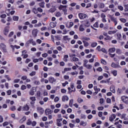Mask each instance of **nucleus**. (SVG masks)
I'll list each match as a JSON object with an SVG mask.
<instances>
[{"mask_svg": "<svg viewBox=\"0 0 128 128\" xmlns=\"http://www.w3.org/2000/svg\"><path fill=\"white\" fill-rule=\"evenodd\" d=\"M44 5H45V2H42L40 3L39 4V6H40L42 8H44Z\"/></svg>", "mask_w": 128, "mask_h": 128, "instance_id": "nucleus-23", "label": "nucleus"}, {"mask_svg": "<svg viewBox=\"0 0 128 128\" xmlns=\"http://www.w3.org/2000/svg\"><path fill=\"white\" fill-rule=\"evenodd\" d=\"M72 60L74 62H75L78 61V58H76V57H74V58H72Z\"/></svg>", "mask_w": 128, "mask_h": 128, "instance_id": "nucleus-57", "label": "nucleus"}, {"mask_svg": "<svg viewBox=\"0 0 128 128\" xmlns=\"http://www.w3.org/2000/svg\"><path fill=\"white\" fill-rule=\"evenodd\" d=\"M71 70H72V68H64V71H62V74H64L66 72L70 71Z\"/></svg>", "mask_w": 128, "mask_h": 128, "instance_id": "nucleus-31", "label": "nucleus"}, {"mask_svg": "<svg viewBox=\"0 0 128 128\" xmlns=\"http://www.w3.org/2000/svg\"><path fill=\"white\" fill-rule=\"evenodd\" d=\"M54 38H56L55 40H56V41H60V40H61L62 38H61L60 35L56 36H54Z\"/></svg>", "mask_w": 128, "mask_h": 128, "instance_id": "nucleus-20", "label": "nucleus"}, {"mask_svg": "<svg viewBox=\"0 0 128 128\" xmlns=\"http://www.w3.org/2000/svg\"><path fill=\"white\" fill-rule=\"evenodd\" d=\"M26 89V86L25 85H22L21 86V90H25Z\"/></svg>", "mask_w": 128, "mask_h": 128, "instance_id": "nucleus-55", "label": "nucleus"}, {"mask_svg": "<svg viewBox=\"0 0 128 128\" xmlns=\"http://www.w3.org/2000/svg\"><path fill=\"white\" fill-rule=\"evenodd\" d=\"M104 6H105L104 4L100 3L99 4V8H104Z\"/></svg>", "mask_w": 128, "mask_h": 128, "instance_id": "nucleus-38", "label": "nucleus"}, {"mask_svg": "<svg viewBox=\"0 0 128 128\" xmlns=\"http://www.w3.org/2000/svg\"><path fill=\"white\" fill-rule=\"evenodd\" d=\"M90 26V24L88 22H86V24H85V26H86L88 27Z\"/></svg>", "mask_w": 128, "mask_h": 128, "instance_id": "nucleus-62", "label": "nucleus"}, {"mask_svg": "<svg viewBox=\"0 0 128 128\" xmlns=\"http://www.w3.org/2000/svg\"><path fill=\"white\" fill-rule=\"evenodd\" d=\"M100 51H101L102 52H103L104 53H105V54H107L108 53V52L107 50H106L105 48H102Z\"/></svg>", "mask_w": 128, "mask_h": 128, "instance_id": "nucleus-49", "label": "nucleus"}, {"mask_svg": "<svg viewBox=\"0 0 128 128\" xmlns=\"http://www.w3.org/2000/svg\"><path fill=\"white\" fill-rule=\"evenodd\" d=\"M0 18H6V14H2L0 16Z\"/></svg>", "mask_w": 128, "mask_h": 128, "instance_id": "nucleus-60", "label": "nucleus"}, {"mask_svg": "<svg viewBox=\"0 0 128 128\" xmlns=\"http://www.w3.org/2000/svg\"><path fill=\"white\" fill-rule=\"evenodd\" d=\"M56 10V8L54 7L51 8L50 10H49V12L51 13H54Z\"/></svg>", "mask_w": 128, "mask_h": 128, "instance_id": "nucleus-33", "label": "nucleus"}, {"mask_svg": "<svg viewBox=\"0 0 128 128\" xmlns=\"http://www.w3.org/2000/svg\"><path fill=\"white\" fill-rule=\"evenodd\" d=\"M84 66L86 68H87V69H89V70H90V69H91L92 68V65H90V64H84Z\"/></svg>", "mask_w": 128, "mask_h": 128, "instance_id": "nucleus-19", "label": "nucleus"}, {"mask_svg": "<svg viewBox=\"0 0 128 128\" xmlns=\"http://www.w3.org/2000/svg\"><path fill=\"white\" fill-rule=\"evenodd\" d=\"M41 96V92L40 90H38L36 92V98L40 97Z\"/></svg>", "mask_w": 128, "mask_h": 128, "instance_id": "nucleus-28", "label": "nucleus"}, {"mask_svg": "<svg viewBox=\"0 0 128 128\" xmlns=\"http://www.w3.org/2000/svg\"><path fill=\"white\" fill-rule=\"evenodd\" d=\"M50 28H54L56 26V24H54V22H50Z\"/></svg>", "mask_w": 128, "mask_h": 128, "instance_id": "nucleus-22", "label": "nucleus"}, {"mask_svg": "<svg viewBox=\"0 0 128 128\" xmlns=\"http://www.w3.org/2000/svg\"><path fill=\"white\" fill-rule=\"evenodd\" d=\"M13 20L14 21L17 22L18 20V16H13Z\"/></svg>", "mask_w": 128, "mask_h": 128, "instance_id": "nucleus-40", "label": "nucleus"}, {"mask_svg": "<svg viewBox=\"0 0 128 128\" xmlns=\"http://www.w3.org/2000/svg\"><path fill=\"white\" fill-rule=\"evenodd\" d=\"M52 110H51L50 108H46L45 110V114L46 116L51 114L52 113Z\"/></svg>", "mask_w": 128, "mask_h": 128, "instance_id": "nucleus-9", "label": "nucleus"}, {"mask_svg": "<svg viewBox=\"0 0 128 128\" xmlns=\"http://www.w3.org/2000/svg\"><path fill=\"white\" fill-rule=\"evenodd\" d=\"M32 126H36V121H33L32 122Z\"/></svg>", "mask_w": 128, "mask_h": 128, "instance_id": "nucleus-59", "label": "nucleus"}, {"mask_svg": "<svg viewBox=\"0 0 128 128\" xmlns=\"http://www.w3.org/2000/svg\"><path fill=\"white\" fill-rule=\"evenodd\" d=\"M78 18H79L81 19V20H83L84 18H86V14H82V13H80L78 14Z\"/></svg>", "mask_w": 128, "mask_h": 128, "instance_id": "nucleus-10", "label": "nucleus"}, {"mask_svg": "<svg viewBox=\"0 0 128 128\" xmlns=\"http://www.w3.org/2000/svg\"><path fill=\"white\" fill-rule=\"evenodd\" d=\"M48 81L50 84H54L56 82V80L55 79L54 77L50 76L48 78Z\"/></svg>", "mask_w": 128, "mask_h": 128, "instance_id": "nucleus-7", "label": "nucleus"}, {"mask_svg": "<svg viewBox=\"0 0 128 128\" xmlns=\"http://www.w3.org/2000/svg\"><path fill=\"white\" fill-rule=\"evenodd\" d=\"M74 26L73 22H70L69 26H68V25H66V26L67 28H72V26Z\"/></svg>", "mask_w": 128, "mask_h": 128, "instance_id": "nucleus-34", "label": "nucleus"}, {"mask_svg": "<svg viewBox=\"0 0 128 128\" xmlns=\"http://www.w3.org/2000/svg\"><path fill=\"white\" fill-rule=\"evenodd\" d=\"M114 52H115V48H111L108 50V52H109L113 53Z\"/></svg>", "mask_w": 128, "mask_h": 128, "instance_id": "nucleus-39", "label": "nucleus"}, {"mask_svg": "<svg viewBox=\"0 0 128 128\" xmlns=\"http://www.w3.org/2000/svg\"><path fill=\"white\" fill-rule=\"evenodd\" d=\"M82 42L84 43V46L85 47H88L89 46V43L85 40H82Z\"/></svg>", "mask_w": 128, "mask_h": 128, "instance_id": "nucleus-26", "label": "nucleus"}, {"mask_svg": "<svg viewBox=\"0 0 128 128\" xmlns=\"http://www.w3.org/2000/svg\"><path fill=\"white\" fill-rule=\"evenodd\" d=\"M111 67L114 68H120V66L118 64H116L114 62H112V64H111Z\"/></svg>", "mask_w": 128, "mask_h": 128, "instance_id": "nucleus-8", "label": "nucleus"}, {"mask_svg": "<svg viewBox=\"0 0 128 128\" xmlns=\"http://www.w3.org/2000/svg\"><path fill=\"white\" fill-rule=\"evenodd\" d=\"M84 25L80 24V26H79V31H80L81 32H84Z\"/></svg>", "mask_w": 128, "mask_h": 128, "instance_id": "nucleus-21", "label": "nucleus"}, {"mask_svg": "<svg viewBox=\"0 0 128 128\" xmlns=\"http://www.w3.org/2000/svg\"><path fill=\"white\" fill-rule=\"evenodd\" d=\"M37 110L40 115L42 114L44 112V110L43 109V108H42L40 106H38L37 108Z\"/></svg>", "mask_w": 128, "mask_h": 128, "instance_id": "nucleus-5", "label": "nucleus"}, {"mask_svg": "<svg viewBox=\"0 0 128 128\" xmlns=\"http://www.w3.org/2000/svg\"><path fill=\"white\" fill-rule=\"evenodd\" d=\"M122 90H121L120 88H118L117 94L118 95H120L122 94Z\"/></svg>", "mask_w": 128, "mask_h": 128, "instance_id": "nucleus-44", "label": "nucleus"}, {"mask_svg": "<svg viewBox=\"0 0 128 128\" xmlns=\"http://www.w3.org/2000/svg\"><path fill=\"white\" fill-rule=\"evenodd\" d=\"M93 26H94L95 28H98V22H96L94 24H93Z\"/></svg>", "mask_w": 128, "mask_h": 128, "instance_id": "nucleus-37", "label": "nucleus"}, {"mask_svg": "<svg viewBox=\"0 0 128 128\" xmlns=\"http://www.w3.org/2000/svg\"><path fill=\"white\" fill-rule=\"evenodd\" d=\"M120 22H122V23H125L126 22V20L123 18H120Z\"/></svg>", "mask_w": 128, "mask_h": 128, "instance_id": "nucleus-48", "label": "nucleus"}, {"mask_svg": "<svg viewBox=\"0 0 128 128\" xmlns=\"http://www.w3.org/2000/svg\"><path fill=\"white\" fill-rule=\"evenodd\" d=\"M67 7L68 6H66L60 5L58 8L59 10H62L63 12H64V14L66 15L68 14V10H66Z\"/></svg>", "mask_w": 128, "mask_h": 128, "instance_id": "nucleus-1", "label": "nucleus"}, {"mask_svg": "<svg viewBox=\"0 0 128 128\" xmlns=\"http://www.w3.org/2000/svg\"><path fill=\"white\" fill-rule=\"evenodd\" d=\"M60 92H62V94H66V90L64 88H62L60 90Z\"/></svg>", "mask_w": 128, "mask_h": 128, "instance_id": "nucleus-52", "label": "nucleus"}, {"mask_svg": "<svg viewBox=\"0 0 128 128\" xmlns=\"http://www.w3.org/2000/svg\"><path fill=\"white\" fill-rule=\"evenodd\" d=\"M116 118V115L115 114H112L110 117H109V120L112 122H114V119Z\"/></svg>", "mask_w": 128, "mask_h": 128, "instance_id": "nucleus-11", "label": "nucleus"}, {"mask_svg": "<svg viewBox=\"0 0 128 128\" xmlns=\"http://www.w3.org/2000/svg\"><path fill=\"white\" fill-rule=\"evenodd\" d=\"M0 48L2 49L4 52H6V46L4 44V43L0 44Z\"/></svg>", "mask_w": 128, "mask_h": 128, "instance_id": "nucleus-4", "label": "nucleus"}, {"mask_svg": "<svg viewBox=\"0 0 128 128\" xmlns=\"http://www.w3.org/2000/svg\"><path fill=\"white\" fill-rule=\"evenodd\" d=\"M80 126H86L87 124V122H84V121H81L80 124Z\"/></svg>", "mask_w": 128, "mask_h": 128, "instance_id": "nucleus-24", "label": "nucleus"}, {"mask_svg": "<svg viewBox=\"0 0 128 128\" xmlns=\"http://www.w3.org/2000/svg\"><path fill=\"white\" fill-rule=\"evenodd\" d=\"M30 109V107L28 105L26 104V105L24 106H23V110L24 111H28Z\"/></svg>", "mask_w": 128, "mask_h": 128, "instance_id": "nucleus-16", "label": "nucleus"}, {"mask_svg": "<svg viewBox=\"0 0 128 128\" xmlns=\"http://www.w3.org/2000/svg\"><path fill=\"white\" fill-rule=\"evenodd\" d=\"M84 102V100L83 99H82V98H78V103H81V102Z\"/></svg>", "mask_w": 128, "mask_h": 128, "instance_id": "nucleus-47", "label": "nucleus"}, {"mask_svg": "<svg viewBox=\"0 0 128 128\" xmlns=\"http://www.w3.org/2000/svg\"><path fill=\"white\" fill-rule=\"evenodd\" d=\"M120 99H122V102H124L125 104H128V97L122 96Z\"/></svg>", "mask_w": 128, "mask_h": 128, "instance_id": "nucleus-3", "label": "nucleus"}, {"mask_svg": "<svg viewBox=\"0 0 128 128\" xmlns=\"http://www.w3.org/2000/svg\"><path fill=\"white\" fill-rule=\"evenodd\" d=\"M74 117H75V116H74V114H71L70 115V116H69L70 118H71V119L74 118Z\"/></svg>", "mask_w": 128, "mask_h": 128, "instance_id": "nucleus-61", "label": "nucleus"}, {"mask_svg": "<svg viewBox=\"0 0 128 128\" xmlns=\"http://www.w3.org/2000/svg\"><path fill=\"white\" fill-rule=\"evenodd\" d=\"M26 120V116H24L23 118H21L20 120H19V123L22 124H23Z\"/></svg>", "mask_w": 128, "mask_h": 128, "instance_id": "nucleus-13", "label": "nucleus"}, {"mask_svg": "<svg viewBox=\"0 0 128 128\" xmlns=\"http://www.w3.org/2000/svg\"><path fill=\"white\" fill-rule=\"evenodd\" d=\"M36 72H34V71H32V72H30V76H36Z\"/></svg>", "mask_w": 128, "mask_h": 128, "instance_id": "nucleus-42", "label": "nucleus"}, {"mask_svg": "<svg viewBox=\"0 0 128 128\" xmlns=\"http://www.w3.org/2000/svg\"><path fill=\"white\" fill-rule=\"evenodd\" d=\"M32 124V122L31 121L30 119H28V120H27V122H26V124H27L28 126H30Z\"/></svg>", "mask_w": 128, "mask_h": 128, "instance_id": "nucleus-35", "label": "nucleus"}, {"mask_svg": "<svg viewBox=\"0 0 128 128\" xmlns=\"http://www.w3.org/2000/svg\"><path fill=\"white\" fill-rule=\"evenodd\" d=\"M111 74H113L114 76H117V70H111Z\"/></svg>", "mask_w": 128, "mask_h": 128, "instance_id": "nucleus-27", "label": "nucleus"}, {"mask_svg": "<svg viewBox=\"0 0 128 128\" xmlns=\"http://www.w3.org/2000/svg\"><path fill=\"white\" fill-rule=\"evenodd\" d=\"M112 38V36H106V38H104V40H110Z\"/></svg>", "mask_w": 128, "mask_h": 128, "instance_id": "nucleus-30", "label": "nucleus"}, {"mask_svg": "<svg viewBox=\"0 0 128 128\" xmlns=\"http://www.w3.org/2000/svg\"><path fill=\"white\" fill-rule=\"evenodd\" d=\"M54 102H58L59 101V98L58 97V96H56V97L54 99Z\"/></svg>", "mask_w": 128, "mask_h": 128, "instance_id": "nucleus-63", "label": "nucleus"}, {"mask_svg": "<svg viewBox=\"0 0 128 128\" xmlns=\"http://www.w3.org/2000/svg\"><path fill=\"white\" fill-rule=\"evenodd\" d=\"M68 54L64 55L63 57V61H64L65 62H68Z\"/></svg>", "mask_w": 128, "mask_h": 128, "instance_id": "nucleus-18", "label": "nucleus"}, {"mask_svg": "<svg viewBox=\"0 0 128 128\" xmlns=\"http://www.w3.org/2000/svg\"><path fill=\"white\" fill-rule=\"evenodd\" d=\"M30 100H32L30 102V106H34V104H36V97H34V96L30 97Z\"/></svg>", "mask_w": 128, "mask_h": 128, "instance_id": "nucleus-2", "label": "nucleus"}, {"mask_svg": "<svg viewBox=\"0 0 128 128\" xmlns=\"http://www.w3.org/2000/svg\"><path fill=\"white\" fill-rule=\"evenodd\" d=\"M110 90L113 94H115L116 92L115 91V87L114 85H112V86H110Z\"/></svg>", "mask_w": 128, "mask_h": 128, "instance_id": "nucleus-15", "label": "nucleus"}, {"mask_svg": "<svg viewBox=\"0 0 128 128\" xmlns=\"http://www.w3.org/2000/svg\"><path fill=\"white\" fill-rule=\"evenodd\" d=\"M68 96H62V101L63 102H64L66 101H68Z\"/></svg>", "mask_w": 128, "mask_h": 128, "instance_id": "nucleus-17", "label": "nucleus"}, {"mask_svg": "<svg viewBox=\"0 0 128 128\" xmlns=\"http://www.w3.org/2000/svg\"><path fill=\"white\" fill-rule=\"evenodd\" d=\"M73 102H74L73 99H71L70 100V102H69L70 106V107L72 106Z\"/></svg>", "mask_w": 128, "mask_h": 128, "instance_id": "nucleus-43", "label": "nucleus"}, {"mask_svg": "<svg viewBox=\"0 0 128 128\" xmlns=\"http://www.w3.org/2000/svg\"><path fill=\"white\" fill-rule=\"evenodd\" d=\"M104 106H98V110H99V111H100V110H104Z\"/></svg>", "mask_w": 128, "mask_h": 128, "instance_id": "nucleus-64", "label": "nucleus"}, {"mask_svg": "<svg viewBox=\"0 0 128 128\" xmlns=\"http://www.w3.org/2000/svg\"><path fill=\"white\" fill-rule=\"evenodd\" d=\"M38 29H33L32 31V34L33 37L36 38V36H38Z\"/></svg>", "mask_w": 128, "mask_h": 128, "instance_id": "nucleus-6", "label": "nucleus"}, {"mask_svg": "<svg viewBox=\"0 0 128 128\" xmlns=\"http://www.w3.org/2000/svg\"><path fill=\"white\" fill-rule=\"evenodd\" d=\"M63 40L65 41L70 40V38H68V36H63Z\"/></svg>", "mask_w": 128, "mask_h": 128, "instance_id": "nucleus-32", "label": "nucleus"}, {"mask_svg": "<svg viewBox=\"0 0 128 128\" xmlns=\"http://www.w3.org/2000/svg\"><path fill=\"white\" fill-rule=\"evenodd\" d=\"M62 16L61 13L60 12H56V16L57 18L60 17Z\"/></svg>", "mask_w": 128, "mask_h": 128, "instance_id": "nucleus-46", "label": "nucleus"}, {"mask_svg": "<svg viewBox=\"0 0 128 128\" xmlns=\"http://www.w3.org/2000/svg\"><path fill=\"white\" fill-rule=\"evenodd\" d=\"M106 102L108 104H110V102H112V100L110 98H106Z\"/></svg>", "mask_w": 128, "mask_h": 128, "instance_id": "nucleus-56", "label": "nucleus"}, {"mask_svg": "<svg viewBox=\"0 0 128 128\" xmlns=\"http://www.w3.org/2000/svg\"><path fill=\"white\" fill-rule=\"evenodd\" d=\"M32 12L35 14H38V9L36 7H33L32 8Z\"/></svg>", "mask_w": 128, "mask_h": 128, "instance_id": "nucleus-14", "label": "nucleus"}, {"mask_svg": "<svg viewBox=\"0 0 128 128\" xmlns=\"http://www.w3.org/2000/svg\"><path fill=\"white\" fill-rule=\"evenodd\" d=\"M116 35H117V37H118V40H121L122 37L121 34L118 32Z\"/></svg>", "mask_w": 128, "mask_h": 128, "instance_id": "nucleus-29", "label": "nucleus"}, {"mask_svg": "<svg viewBox=\"0 0 128 128\" xmlns=\"http://www.w3.org/2000/svg\"><path fill=\"white\" fill-rule=\"evenodd\" d=\"M8 122H4V123H2L3 126H8Z\"/></svg>", "mask_w": 128, "mask_h": 128, "instance_id": "nucleus-58", "label": "nucleus"}, {"mask_svg": "<svg viewBox=\"0 0 128 128\" xmlns=\"http://www.w3.org/2000/svg\"><path fill=\"white\" fill-rule=\"evenodd\" d=\"M9 29L8 27H5L4 30H3V32L4 33V36H7L8 34Z\"/></svg>", "mask_w": 128, "mask_h": 128, "instance_id": "nucleus-12", "label": "nucleus"}, {"mask_svg": "<svg viewBox=\"0 0 128 128\" xmlns=\"http://www.w3.org/2000/svg\"><path fill=\"white\" fill-rule=\"evenodd\" d=\"M98 46V43L96 42H92V44H90V46L92 48H94V47L96 46Z\"/></svg>", "mask_w": 128, "mask_h": 128, "instance_id": "nucleus-36", "label": "nucleus"}, {"mask_svg": "<svg viewBox=\"0 0 128 128\" xmlns=\"http://www.w3.org/2000/svg\"><path fill=\"white\" fill-rule=\"evenodd\" d=\"M90 40V38H87L86 36H83L82 38V41H84V40H86V41H89Z\"/></svg>", "mask_w": 128, "mask_h": 128, "instance_id": "nucleus-25", "label": "nucleus"}, {"mask_svg": "<svg viewBox=\"0 0 128 128\" xmlns=\"http://www.w3.org/2000/svg\"><path fill=\"white\" fill-rule=\"evenodd\" d=\"M118 8L121 11L124 10V7L122 6H118Z\"/></svg>", "mask_w": 128, "mask_h": 128, "instance_id": "nucleus-53", "label": "nucleus"}, {"mask_svg": "<svg viewBox=\"0 0 128 128\" xmlns=\"http://www.w3.org/2000/svg\"><path fill=\"white\" fill-rule=\"evenodd\" d=\"M94 91L96 92H100V88H98V87L96 86H94Z\"/></svg>", "mask_w": 128, "mask_h": 128, "instance_id": "nucleus-50", "label": "nucleus"}, {"mask_svg": "<svg viewBox=\"0 0 128 128\" xmlns=\"http://www.w3.org/2000/svg\"><path fill=\"white\" fill-rule=\"evenodd\" d=\"M116 32V30H114V31H108V34H114Z\"/></svg>", "mask_w": 128, "mask_h": 128, "instance_id": "nucleus-45", "label": "nucleus"}, {"mask_svg": "<svg viewBox=\"0 0 128 128\" xmlns=\"http://www.w3.org/2000/svg\"><path fill=\"white\" fill-rule=\"evenodd\" d=\"M10 110H11V111H12V112L15 111V110H16V106H12L10 108Z\"/></svg>", "mask_w": 128, "mask_h": 128, "instance_id": "nucleus-54", "label": "nucleus"}, {"mask_svg": "<svg viewBox=\"0 0 128 128\" xmlns=\"http://www.w3.org/2000/svg\"><path fill=\"white\" fill-rule=\"evenodd\" d=\"M37 10L39 12H43V10L40 7H38L37 8Z\"/></svg>", "mask_w": 128, "mask_h": 128, "instance_id": "nucleus-51", "label": "nucleus"}, {"mask_svg": "<svg viewBox=\"0 0 128 128\" xmlns=\"http://www.w3.org/2000/svg\"><path fill=\"white\" fill-rule=\"evenodd\" d=\"M100 61L102 64H104V65L107 64V62H106L105 60L101 59Z\"/></svg>", "mask_w": 128, "mask_h": 128, "instance_id": "nucleus-41", "label": "nucleus"}]
</instances>
